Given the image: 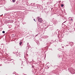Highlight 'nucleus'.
I'll use <instances>...</instances> for the list:
<instances>
[{"instance_id": "4", "label": "nucleus", "mask_w": 75, "mask_h": 75, "mask_svg": "<svg viewBox=\"0 0 75 75\" xmlns=\"http://www.w3.org/2000/svg\"><path fill=\"white\" fill-rule=\"evenodd\" d=\"M50 30H53V27H52L50 28Z\"/></svg>"}, {"instance_id": "18", "label": "nucleus", "mask_w": 75, "mask_h": 75, "mask_svg": "<svg viewBox=\"0 0 75 75\" xmlns=\"http://www.w3.org/2000/svg\"><path fill=\"white\" fill-rule=\"evenodd\" d=\"M22 68H23V67H22Z\"/></svg>"}, {"instance_id": "13", "label": "nucleus", "mask_w": 75, "mask_h": 75, "mask_svg": "<svg viewBox=\"0 0 75 75\" xmlns=\"http://www.w3.org/2000/svg\"><path fill=\"white\" fill-rule=\"evenodd\" d=\"M62 48H64V46L62 47Z\"/></svg>"}, {"instance_id": "11", "label": "nucleus", "mask_w": 75, "mask_h": 75, "mask_svg": "<svg viewBox=\"0 0 75 75\" xmlns=\"http://www.w3.org/2000/svg\"><path fill=\"white\" fill-rule=\"evenodd\" d=\"M71 21H73V19H72V18H71Z\"/></svg>"}, {"instance_id": "15", "label": "nucleus", "mask_w": 75, "mask_h": 75, "mask_svg": "<svg viewBox=\"0 0 75 75\" xmlns=\"http://www.w3.org/2000/svg\"><path fill=\"white\" fill-rule=\"evenodd\" d=\"M60 57V56H59V57Z\"/></svg>"}, {"instance_id": "9", "label": "nucleus", "mask_w": 75, "mask_h": 75, "mask_svg": "<svg viewBox=\"0 0 75 75\" xmlns=\"http://www.w3.org/2000/svg\"><path fill=\"white\" fill-rule=\"evenodd\" d=\"M2 33H3V34H4V33H5V31H3L2 32Z\"/></svg>"}, {"instance_id": "7", "label": "nucleus", "mask_w": 75, "mask_h": 75, "mask_svg": "<svg viewBox=\"0 0 75 75\" xmlns=\"http://www.w3.org/2000/svg\"><path fill=\"white\" fill-rule=\"evenodd\" d=\"M12 1L13 3H14L16 1V0H12Z\"/></svg>"}, {"instance_id": "8", "label": "nucleus", "mask_w": 75, "mask_h": 75, "mask_svg": "<svg viewBox=\"0 0 75 75\" xmlns=\"http://www.w3.org/2000/svg\"><path fill=\"white\" fill-rule=\"evenodd\" d=\"M61 7H64V4H62L61 5Z\"/></svg>"}, {"instance_id": "1", "label": "nucleus", "mask_w": 75, "mask_h": 75, "mask_svg": "<svg viewBox=\"0 0 75 75\" xmlns=\"http://www.w3.org/2000/svg\"><path fill=\"white\" fill-rule=\"evenodd\" d=\"M44 28V26L42 25V23H40L39 25H38V28L40 30H42Z\"/></svg>"}, {"instance_id": "16", "label": "nucleus", "mask_w": 75, "mask_h": 75, "mask_svg": "<svg viewBox=\"0 0 75 75\" xmlns=\"http://www.w3.org/2000/svg\"><path fill=\"white\" fill-rule=\"evenodd\" d=\"M13 35H14V34H13Z\"/></svg>"}, {"instance_id": "19", "label": "nucleus", "mask_w": 75, "mask_h": 75, "mask_svg": "<svg viewBox=\"0 0 75 75\" xmlns=\"http://www.w3.org/2000/svg\"><path fill=\"white\" fill-rule=\"evenodd\" d=\"M40 25H41V24Z\"/></svg>"}, {"instance_id": "14", "label": "nucleus", "mask_w": 75, "mask_h": 75, "mask_svg": "<svg viewBox=\"0 0 75 75\" xmlns=\"http://www.w3.org/2000/svg\"><path fill=\"white\" fill-rule=\"evenodd\" d=\"M1 45H3V44H1Z\"/></svg>"}, {"instance_id": "10", "label": "nucleus", "mask_w": 75, "mask_h": 75, "mask_svg": "<svg viewBox=\"0 0 75 75\" xmlns=\"http://www.w3.org/2000/svg\"><path fill=\"white\" fill-rule=\"evenodd\" d=\"M32 68H34V66H32Z\"/></svg>"}, {"instance_id": "5", "label": "nucleus", "mask_w": 75, "mask_h": 75, "mask_svg": "<svg viewBox=\"0 0 75 75\" xmlns=\"http://www.w3.org/2000/svg\"><path fill=\"white\" fill-rule=\"evenodd\" d=\"M16 55L17 56H18V55H19V53H16Z\"/></svg>"}, {"instance_id": "2", "label": "nucleus", "mask_w": 75, "mask_h": 75, "mask_svg": "<svg viewBox=\"0 0 75 75\" xmlns=\"http://www.w3.org/2000/svg\"><path fill=\"white\" fill-rule=\"evenodd\" d=\"M40 17H38V22H40V23H41L42 22V18H39Z\"/></svg>"}, {"instance_id": "12", "label": "nucleus", "mask_w": 75, "mask_h": 75, "mask_svg": "<svg viewBox=\"0 0 75 75\" xmlns=\"http://www.w3.org/2000/svg\"><path fill=\"white\" fill-rule=\"evenodd\" d=\"M34 20L35 21V22H36V21H35V19H34Z\"/></svg>"}, {"instance_id": "6", "label": "nucleus", "mask_w": 75, "mask_h": 75, "mask_svg": "<svg viewBox=\"0 0 75 75\" xmlns=\"http://www.w3.org/2000/svg\"><path fill=\"white\" fill-rule=\"evenodd\" d=\"M20 45H21L22 44V42H20L19 43Z\"/></svg>"}, {"instance_id": "17", "label": "nucleus", "mask_w": 75, "mask_h": 75, "mask_svg": "<svg viewBox=\"0 0 75 75\" xmlns=\"http://www.w3.org/2000/svg\"><path fill=\"white\" fill-rule=\"evenodd\" d=\"M42 32H43V31H42Z\"/></svg>"}, {"instance_id": "3", "label": "nucleus", "mask_w": 75, "mask_h": 75, "mask_svg": "<svg viewBox=\"0 0 75 75\" xmlns=\"http://www.w3.org/2000/svg\"><path fill=\"white\" fill-rule=\"evenodd\" d=\"M14 62V60L13 59H12L10 61V62L11 63H13Z\"/></svg>"}]
</instances>
